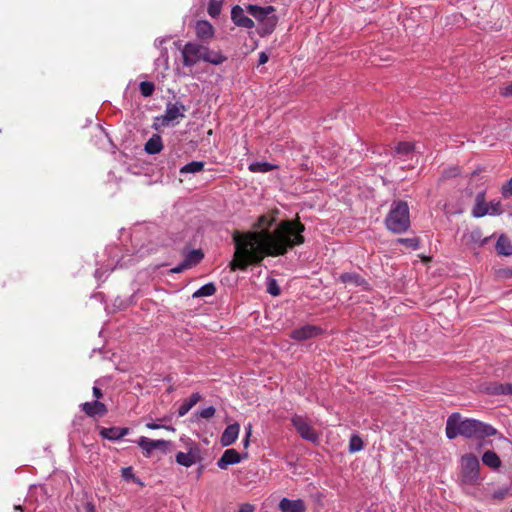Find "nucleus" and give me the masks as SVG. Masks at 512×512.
<instances>
[{
    "label": "nucleus",
    "instance_id": "nucleus-43",
    "mask_svg": "<svg viewBox=\"0 0 512 512\" xmlns=\"http://www.w3.org/2000/svg\"><path fill=\"white\" fill-rule=\"evenodd\" d=\"M354 452L360 451L363 449V441L358 436L354 435Z\"/></svg>",
    "mask_w": 512,
    "mask_h": 512
},
{
    "label": "nucleus",
    "instance_id": "nucleus-38",
    "mask_svg": "<svg viewBox=\"0 0 512 512\" xmlns=\"http://www.w3.org/2000/svg\"><path fill=\"white\" fill-rule=\"evenodd\" d=\"M216 412V409L214 406H208V407H205L201 410H199L197 412V414L201 417V418H205V419H208V418H211L214 416Z\"/></svg>",
    "mask_w": 512,
    "mask_h": 512
},
{
    "label": "nucleus",
    "instance_id": "nucleus-33",
    "mask_svg": "<svg viewBox=\"0 0 512 512\" xmlns=\"http://www.w3.org/2000/svg\"><path fill=\"white\" fill-rule=\"evenodd\" d=\"M139 90L144 97H149L153 94L155 86L150 81H142L139 85Z\"/></svg>",
    "mask_w": 512,
    "mask_h": 512
},
{
    "label": "nucleus",
    "instance_id": "nucleus-39",
    "mask_svg": "<svg viewBox=\"0 0 512 512\" xmlns=\"http://www.w3.org/2000/svg\"><path fill=\"white\" fill-rule=\"evenodd\" d=\"M122 477L125 479V480H133L137 483H140L142 484L139 479H137L134 474H133V470L131 467H126V468H123L122 469Z\"/></svg>",
    "mask_w": 512,
    "mask_h": 512
},
{
    "label": "nucleus",
    "instance_id": "nucleus-40",
    "mask_svg": "<svg viewBox=\"0 0 512 512\" xmlns=\"http://www.w3.org/2000/svg\"><path fill=\"white\" fill-rule=\"evenodd\" d=\"M146 427L148 429H151V430H156V429L164 428V429H166L168 431H172V432L175 431V428L172 427V426L160 425V424H157L155 422H148V423H146Z\"/></svg>",
    "mask_w": 512,
    "mask_h": 512
},
{
    "label": "nucleus",
    "instance_id": "nucleus-41",
    "mask_svg": "<svg viewBox=\"0 0 512 512\" xmlns=\"http://www.w3.org/2000/svg\"><path fill=\"white\" fill-rule=\"evenodd\" d=\"M502 194L504 197L512 195V178L502 186Z\"/></svg>",
    "mask_w": 512,
    "mask_h": 512
},
{
    "label": "nucleus",
    "instance_id": "nucleus-36",
    "mask_svg": "<svg viewBox=\"0 0 512 512\" xmlns=\"http://www.w3.org/2000/svg\"><path fill=\"white\" fill-rule=\"evenodd\" d=\"M168 51L166 48L161 49L159 57L155 60L157 66L163 65L165 69L168 68Z\"/></svg>",
    "mask_w": 512,
    "mask_h": 512
},
{
    "label": "nucleus",
    "instance_id": "nucleus-48",
    "mask_svg": "<svg viewBox=\"0 0 512 512\" xmlns=\"http://www.w3.org/2000/svg\"><path fill=\"white\" fill-rule=\"evenodd\" d=\"M499 276L503 278H512V270L511 269H502L499 271Z\"/></svg>",
    "mask_w": 512,
    "mask_h": 512
},
{
    "label": "nucleus",
    "instance_id": "nucleus-18",
    "mask_svg": "<svg viewBox=\"0 0 512 512\" xmlns=\"http://www.w3.org/2000/svg\"><path fill=\"white\" fill-rule=\"evenodd\" d=\"M279 509L281 512H305L306 505L302 499L283 498L279 502Z\"/></svg>",
    "mask_w": 512,
    "mask_h": 512
},
{
    "label": "nucleus",
    "instance_id": "nucleus-35",
    "mask_svg": "<svg viewBox=\"0 0 512 512\" xmlns=\"http://www.w3.org/2000/svg\"><path fill=\"white\" fill-rule=\"evenodd\" d=\"M408 248L416 250L419 247V240L416 237L413 238H400L397 240Z\"/></svg>",
    "mask_w": 512,
    "mask_h": 512
},
{
    "label": "nucleus",
    "instance_id": "nucleus-32",
    "mask_svg": "<svg viewBox=\"0 0 512 512\" xmlns=\"http://www.w3.org/2000/svg\"><path fill=\"white\" fill-rule=\"evenodd\" d=\"M488 215L489 216H498L503 213L502 204L498 200H493L489 202L488 205Z\"/></svg>",
    "mask_w": 512,
    "mask_h": 512
},
{
    "label": "nucleus",
    "instance_id": "nucleus-37",
    "mask_svg": "<svg viewBox=\"0 0 512 512\" xmlns=\"http://www.w3.org/2000/svg\"><path fill=\"white\" fill-rule=\"evenodd\" d=\"M267 292L272 296H278L281 292L276 280L270 279L267 283Z\"/></svg>",
    "mask_w": 512,
    "mask_h": 512
},
{
    "label": "nucleus",
    "instance_id": "nucleus-22",
    "mask_svg": "<svg viewBox=\"0 0 512 512\" xmlns=\"http://www.w3.org/2000/svg\"><path fill=\"white\" fill-rule=\"evenodd\" d=\"M201 399V395L198 392L191 394V396L184 400L183 403L178 408V416H185L193 406H195Z\"/></svg>",
    "mask_w": 512,
    "mask_h": 512
},
{
    "label": "nucleus",
    "instance_id": "nucleus-25",
    "mask_svg": "<svg viewBox=\"0 0 512 512\" xmlns=\"http://www.w3.org/2000/svg\"><path fill=\"white\" fill-rule=\"evenodd\" d=\"M248 169L253 173H268L277 169V165L271 164L266 161H256L249 164Z\"/></svg>",
    "mask_w": 512,
    "mask_h": 512
},
{
    "label": "nucleus",
    "instance_id": "nucleus-19",
    "mask_svg": "<svg viewBox=\"0 0 512 512\" xmlns=\"http://www.w3.org/2000/svg\"><path fill=\"white\" fill-rule=\"evenodd\" d=\"M163 142L159 134H153L148 141L145 143L144 151L147 154L155 155L162 151Z\"/></svg>",
    "mask_w": 512,
    "mask_h": 512
},
{
    "label": "nucleus",
    "instance_id": "nucleus-54",
    "mask_svg": "<svg viewBox=\"0 0 512 512\" xmlns=\"http://www.w3.org/2000/svg\"><path fill=\"white\" fill-rule=\"evenodd\" d=\"M348 451L349 452H352V434L350 435L349 437V442H348Z\"/></svg>",
    "mask_w": 512,
    "mask_h": 512
},
{
    "label": "nucleus",
    "instance_id": "nucleus-53",
    "mask_svg": "<svg viewBox=\"0 0 512 512\" xmlns=\"http://www.w3.org/2000/svg\"><path fill=\"white\" fill-rule=\"evenodd\" d=\"M165 39H156L155 40V45L157 47H160L163 43H164Z\"/></svg>",
    "mask_w": 512,
    "mask_h": 512
},
{
    "label": "nucleus",
    "instance_id": "nucleus-11",
    "mask_svg": "<svg viewBox=\"0 0 512 512\" xmlns=\"http://www.w3.org/2000/svg\"><path fill=\"white\" fill-rule=\"evenodd\" d=\"M323 333V329L317 325H305L291 332V338L297 341H304L316 338Z\"/></svg>",
    "mask_w": 512,
    "mask_h": 512
},
{
    "label": "nucleus",
    "instance_id": "nucleus-24",
    "mask_svg": "<svg viewBox=\"0 0 512 512\" xmlns=\"http://www.w3.org/2000/svg\"><path fill=\"white\" fill-rule=\"evenodd\" d=\"M496 251L500 255H504V256L512 255V243L507 236L501 235L498 238L497 243H496Z\"/></svg>",
    "mask_w": 512,
    "mask_h": 512
},
{
    "label": "nucleus",
    "instance_id": "nucleus-49",
    "mask_svg": "<svg viewBox=\"0 0 512 512\" xmlns=\"http://www.w3.org/2000/svg\"><path fill=\"white\" fill-rule=\"evenodd\" d=\"M102 391L97 386L93 387V396L96 398V400L100 399L102 397Z\"/></svg>",
    "mask_w": 512,
    "mask_h": 512
},
{
    "label": "nucleus",
    "instance_id": "nucleus-4",
    "mask_svg": "<svg viewBox=\"0 0 512 512\" xmlns=\"http://www.w3.org/2000/svg\"><path fill=\"white\" fill-rule=\"evenodd\" d=\"M246 11L260 23V34H271L277 25L278 17L274 14L275 8L271 5H248Z\"/></svg>",
    "mask_w": 512,
    "mask_h": 512
},
{
    "label": "nucleus",
    "instance_id": "nucleus-23",
    "mask_svg": "<svg viewBox=\"0 0 512 512\" xmlns=\"http://www.w3.org/2000/svg\"><path fill=\"white\" fill-rule=\"evenodd\" d=\"M214 34L213 26L205 20L196 23V35L200 39H209Z\"/></svg>",
    "mask_w": 512,
    "mask_h": 512
},
{
    "label": "nucleus",
    "instance_id": "nucleus-8",
    "mask_svg": "<svg viewBox=\"0 0 512 512\" xmlns=\"http://www.w3.org/2000/svg\"><path fill=\"white\" fill-rule=\"evenodd\" d=\"M203 52V45L195 42L186 43L181 49L183 65L186 67H192L199 63L202 61Z\"/></svg>",
    "mask_w": 512,
    "mask_h": 512
},
{
    "label": "nucleus",
    "instance_id": "nucleus-2",
    "mask_svg": "<svg viewBox=\"0 0 512 512\" xmlns=\"http://www.w3.org/2000/svg\"><path fill=\"white\" fill-rule=\"evenodd\" d=\"M497 434V430L489 424L476 419H461L460 414L453 413L447 419L446 435L454 439L458 435L466 438L483 439Z\"/></svg>",
    "mask_w": 512,
    "mask_h": 512
},
{
    "label": "nucleus",
    "instance_id": "nucleus-29",
    "mask_svg": "<svg viewBox=\"0 0 512 512\" xmlns=\"http://www.w3.org/2000/svg\"><path fill=\"white\" fill-rule=\"evenodd\" d=\"M215 292L216 286L214 283L210 282L196 290L193 294V298L212 296Z\"/></svg>",
    "mask_w": 512,
    "mask_h": 512
},
{
    "label": "nucleus",
    "instance_id": "nucleus-46",
    "mask_svg": "<svg viewBox=\"0 0 512 512\" xmlns=\"http://www.w3.org/2000/svg\"><path fill=\"white\" fill-rule=\"evenodd\" d=\"M500 391L503 394H512V383L501 385Z\"/></svg>",
    "mask_w": 512,
    "mask_h": 512
},
{
    "label": "nucleus",
    "instance_id": "nucleus-45",
    "mask_svg": "<svg viewBox=\"0 0 512 512\" xmlns=\"http://www.w3.org/2000/svg\"><path fill=\"white\" fill-rule=\"evenodd\" d=\"M254 510H255L254 505L245 503V504L241 505L238 512H254Z\"/></svg>",
    "mask_w": 512,
    "mask_h": 512
},
{
    "label": "nucleus",
    "instance_id": "nucleus-13",
    "mask_svg": "<svg viewBox=\"0 0 512 512\" xmlns=\"http://www.w3.org/2000/svg\"><path fill=\"white\" fill-rule=\"evenodd\" d=\"M488 205L489 203L486 201L485 191L478 192L475 196V203L471 210V215L474 218H482L488 215Z\"/></svg>",
    "mask_w": 512,
    "mask_h": 512
},
{
    "label": "nucleus",
    "instance_id": "nucleus-50",
    "mask_svg": "<svg viewBox=\"0 0 512 512\" xmlns=\"http://www.w3.org/2000/svg\"><path fill=\"white\" fill-rule=\"evenodd\" d=\"M85 511L86 512H97L95 505L92 502H87L85 505Z\"/></svg>",
    "mask_w": 512,
    "mask_h": 512
},
{
    "label": "nucleus",
    "instance_id": "nucleus-51",
    "mask_svg": "<svg viewBox=\"0 0 512 512\" xmlns=\"http://www.w3.org/2000/svg\"><path fill=\"white\" fill-rule=\"evenodd\" d=\"M341 279H342L343 282H348V281L352 280V275H350L348 273L347 274H343L341 276Z\"/></svg>",
    "mask_w": 512,
    "mask_h": 512
},
{
    "label": "nucleus",
    "instance_id": "nucleus-5",
    "mask_svg": "<svg viewBox=\"0 0 512 512\" xmlns=\"http://www.w3.org/2000/svg\"><path fill=\"white\" fill-rule=\"evenodd\" d=\"M185 111L186 107L182 102H168L165 113L154 118L152 128L159 131L162 128L178 124L185 117Z\"/></svg>",
    "mask_w": 512,
    "mask_h": 512
},
{
    "label": "nucleus",
    "instance_id": "nucleus-6",
    "mask_svg": "<svg viewBox=\"0 0 512 512\" xmlns=\"http://www.w3.org/2000/svg\"><path fill=\"white\" fill-rule=\"evenodd\" d=\"M480 463L478 458L469 453L461 458V483L462 485H476L480 479Z\"/></svg>",
    "mask_w": 512,
    "mask_h": 512
},
{
    "label": "nucleus",
    "instance_id": "nucleus-44",
    "mask_svg": "<svg viewBox=\"0 0 512 512\" xmlns=\"http://www.w3.org/2000/svg\"><path fill=\"white\" fill-rule=\"evenodd\" d=\"M501 94L504 96H512V82L501 88Z\"/></svg>",
    "mask_w": 512,
    "mask_h": 512
},
{
    "label": "nucleus",
    "instance_id": "nucleus-14",
    "mask_svg": "<svg viewBox=\"0 0 512 512\" xmlns=\"http://www.w3.org/2000/svg\"><path fill=\"white\" fill-rule=\"evenodd\" d=\"M80 407L89 417L104 416L108 411L106 405L98 400L82 403Z\"/></svg>",
    "mask_w": 512,
    "mask_h": 512
},
{
    "label": "nucleus",
    "instance_id": "nucleus-28",
    "mask_svg": "<svg viewBox=\"0 0 512 512\" xmlns=\"http://www.w3.org/2000/svg\"><path fill=\"white\" fill-rule=\"evenodd\" d=\"M205 162L203 161H192L180 168V174H195L204 169Z\"/></svg>",
    "mask_w": 512,
    "mask_h": 512
},
{
    "label": "nucleus",
    "instance_id": "nucleus-10",
    "mask_svg": "<svg viewBox=\"0 0 512 512\" xmlns=\"http://www.w3.org/2000/svg\"><path fill=\"white\" fill-rule=\"evenodd\" d=\"M135 443L142 449L146 457H150L156 449L166 451L170 444L167 440H153L145 436H141Z\"/></svg>",
    "mask_w": 512,
    "mask_h": 512
},
{
    "label": "nucleus",
    "instance_id": "nucleus-34",
    "mask_svg": "<svg viewBox=\"0 0 512 512\" xmlns=\"http://www.w3.org/2000/svg\"><path fill=\"white\" fill-rule=\"evenodd\" d=\"M144 255V252H142V249L137 250L136 254L130 257L128 260L125 259V257H122V259L117 263V266L123 267L133 264L135 261H137L140 257Z\"/></svg>",
    "mask_w": 512,
    "mask_h": 512
},
{
    "label": "nucleus",
    "instance_id": "nucleus-31",
    "mask_svg": "<svg viewBox=\"0 0 512 512\" xmlns=\"http://www.w3.org/2000/svg\"><path fill=\"white\" fill-rule=\"evenodd\" d=\"M469 238L472 242L483 246L488 241V237L482 238V232L480 229H474L469 233Z\"/></svg>",
    "mask_w": 512,
    "mask_h": 512
},
{
    "label": "nucleus",
    "instance_id": "nucleus-17",
    "mask_svg": "<svg viewBox=\"0 0 512 512\" xmlns=\"http://www.w3.org/2000/svg\"><path fill=\"white\" fill-rule=\"evenodd\" d=\"M240 432V425L233 423L228 425L221 435L220 442L224 447L232 445L238 438Z\"/></svg>",
    "mask_w": 512,
    "mask_h": 512
},
{
    "label": "nucleus",
    "instance_id": "nucleus-55",
    "mask_svg": "<svg viewBox=\"0 0 512 512\" xmlns=\"http://www.w3.org/2000/svg\"><path fill=\"white\" fill-rule=\"evenodd\" d=\"M14 512H23L22 507L20 505H15Z\"/></svg>",
    "mask_w": 512,
    "mask_h": 512
},
{
    "label": "nucleus",
    "instance_id": "nucleus-52",
    "mask_svg": "<svg viewBox=\"0 0 512 512\" xmlns=\"http://www.w3.org/2000/svg\"><path fill=\"white\" fill-rule=\"evenodd\" d=\"M102 275H103V273H102V271H101L100 269H97V270L95 271V278H96V279L100 280V279H101V277H102Z\"/></svg>",
    "mask_w": 512,
    "mask_h": 512
},
{
    "label": "nucleus",
    "instance_id": "nucleus-9",
    "mask_svg": "<svg viewBox=\"0 0 512 512\" xmlns=\"http://www.w3.org/2000/svg\"><path fill=\"white\" fill-rule=\"evenodd\" d=\"M291 423L299 433L301 438L315 443L318 440L317 432L312 428L308 420L301 415H293L291 417Z\"/></svg>",
    "mask_w": 512,
    "mask_h": 512
},
{
    "label": "nucleus",
    "instance_id": "nucleus-3",
    "mask_svg": "<svg viewBox=\"0 0 512 512\" xmlns=\"http://www.w3.org/2000/svg\"><path fill=\"white\" fill-rule=\"evenodd\" d=\"M386 227L394 233H403L410 227L409 207L405 201H394L385 218Z\"/></svg>",
    "mask_w": 512,
    "mask_h": 512
},
{
    "label": "nucleus",
    "instance_id": "nucleus-26",
    "mask_svg": "<svg viewBox=\"0 0 512 512\" xmlns=\"http://www.w3.org/2000/svg\"><path fill=\"white\" fill-rule=\"evenodd\" d=\"M176 462L184 467H191L196 463V455L192 451L187 453L178 452L176 454Z\"/></svg>",
    "mask_w": 512,
    "mask_h": 512
},
{
    "label": "nucleus",
    "instance_id": "nucleus-42",
    "mask_svg": "<svg viewBox=\"0 0 512 512\" xmlns=\"http://www.w3.org/2000/svg\"><path fill=\"white\" fill-rule=\"evenodd\" d=\"M251 435H252V426H251V424H249L247 427H245V437L243 439L244 447H248Z\"/></svg>",
    "mask_w": 512,
    "mask_h": 512
},
{
    "label": "nucleus",
    "instance_id": "nucleus-57",
    "mask_svg": "<svg viewBox=\"0 0 512 512\" xmlns=\"http://www.w3.org/2000/svg\"><path fill=\"white\" fill-rule=\"evenodd\" d=\"M496 496L499 497V498H502L504 496V494L498 493V495H496Z\"/></svg>",
    "mask_w": 512,
    "mask_h": 512
},
{
    "label": "nucleus",
    "instance_id": "nucleus-21",
    "mask_svg": "<svg viewBox=\"0 0 512 512\" xmlns=\"http://www.w3.org/2000/svg\"><path fill=\"white\" fill-rule=\"evenodd\" d=\"M203 51L204 52L202 55V61L214 64V65H219V64H222L226 60V57L223 56L219 51L210 50L206 46H203Z\"/></svg>",
    "mask_w": 512,
    "mask_h": 512
},
{
    "label": "nucleus",
    "instance_id": "nucleus-30",
    "mask_svg": "<svg viewBox=\"0 0 512 512\" xmlns=\"http://www.w3.org/2000/svg\"><path fill=\"white\" fill-rule=\"evenodd\" d=\"M222 4V0H209L207 7V12L209 16L212 18H217L221 13Z\"/></svg>",
    "mask_w": 512,
    "mask_h": 512
},
{
    "label": "nucleus",
    "instance_id": "nucleus-58",
    "mask_svg": "<svg viewBox=\"0 0 512 512\" xmlns=\"http://www.w3.org/2000/svg\"><path fill=\"white\" fill-rule=\"evenodd\" d=\"M510 512H512V508H511V511H510Z\"/></svg>",
    "mask_w": 512,
    "mask_h": 512
},
{
    "label": "nucleus",
    "instance_id": "nucleus-16",
    "mask_svg": "<svg viewBox=\"0 0 512 512\" xmlns=\"http://www.w3.org/2000/svg\"><path fill=\"white\" fill-rule=\"evenodd\" d=\"M242 460L241 455L235 449H227L224 451L220 459L217 461V466L225 470L229 465L238 464Z\"/></svg>",
    "mask_w": 512,
    "mask_h": 512
},
{
    "label": "nucleus",
    "instance_id": "nucleus-15",
    "mask_svg": "<svg viewBox=\"0 0 512 512\" xmlns=\"http://www.w3.org/2000/svg\"><path fill=\"white\" fill-rule=\"evenodd\" d=\"M129 432L130 429L127 427H102L99 431V434L104 439H108L110 441H118L124 436L128 435Z\"/></svg>",
    "mask_w": 512,
    "mask_h": 512
},
{
    "label": "nucleus",
    "instance_id": "nucleus-12",
    "mask_svg": "<svg viewBox=\"0 0 512 512\" xmlns=\"http://www.w3.org/2000/svg\"><path fill=\"white\" fill-rule=\"evenodd\" d=\"M231 19L233 23L238 27H243L247 29H251L254 27V21L245 15V10L239 5H235L232 8Z\"/></svg>",
    "mask_w": 512,
    "mask_h": 512
},
{
    "label": "nucleus",
    "instance_id": "nucleus-27",
    "mask_svg": "<svg viewBox=\"0 0 512 512\" xmlns=\"http://www.w3.org/2000/svg\"><path fill=\"white\" fill-rule=\"evenodd\" d=\"M482 461L488 467L497 469L501 466V460L498 455L493 451H486L482 456Z\"/></svg>",
    "mask_w": 512,
    "mask_h": 512
},
{
    "label": "nucleus",
    "instance_id": "nucleus-47",
    "mask_svg": "<svg viewBox=\"0 0 512 512\" xmlns=\"http://www.w3.org/2000/svg\"><path fill=\"white\" fill-rule=\"evenodd\" d=\"M269 60V56L266 52H260L259 54V65H263L267 63Z\"/></svg>",
    "mask_w": 512,
    "mask_h": 512
},
{
    "label": "nucleus",
    "instance_id": "nucleus-7",
    "mask_svg": "<svg viewBox=\"0 0 512 512\" xmlns=\"http://www.w3.org/2000/svg\"><path fill=\"white\" fill-rule=\"evenodd\" d=\"M182 254V262L171 268V273L179 274L185 270L191 269L192 267L199 264L204 258V253L201 249H184Z\"/></svg>",
    "mask_w": 512,
    "mask_h": 512
},
{
    "label": "nucleus",
    "instance_id": "nucleus-1",
    "mask_svg": "<svg viewBox=\"0 0 512 512\" xmlns=\"http://www.w3.org/2000/svg\"><path fill=\"white\" fill-rule=\"evenodd\" d=\"M273 220L262 215L254 225L255 231L235 232V258L231 262L233 270H245L251 264L260 263L266 255L277 257L284 255L294 246L304 243L302 233L305 226L300 222L281 221L273 231L269 228Z\"/></svg>",
    "mask_w": 512,
    "mask_h": 512
},
{
    "label": "nucleus",
    "instance_id": "nucleus-56",
    "mask_svg": "<svg viewBox=\"0 0 512 512\" xmlns=\"http://www.w3.org/2000/svg\"><path fill=\"white\" fill-rule=\"evenodd\" d=\"M353 281H354V285H359L360 284L359 283V279L356 276H354Z\"/></svg>",
    "mask_w": 512,
    "mask_h": 512
},
{
    "label": "nucleus",
    "instance_id": "nucleus-20",
    "mask_svg": "<svg viewBox=\"0 0 512 512\" xmlns=\"http://www.w3.org/2000/svg\"><path fill=\"white\" fill-rule=\"evenodd\" d=\"M414 145L409 142H400L394 148V156L398 159L405 160L406 158L413 157Z\"/></svg>",
    "mask_w": 512,
    "mask_h": 512
}]
</instances>
